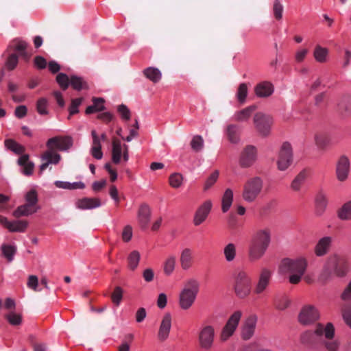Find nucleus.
<instances>
[{
	"label": "nucleus",
	"mask_w": 351,
	"mask_h": 351,
	"mask_svg": "<svg viewBox=\"0 0 351 351\" xmlns=\"http://www.w3.org/2000/svg\"><path fill=\"white\" fill-rule=\"evenodd\" d=\"M335 335V330L332 323L326 325L318 323L313 330H307L300 335V342L305 346H315L320 343L327 351H338L340 342Z\"/></svg>",
	"instance_id": "1"
},
{
	"label": "nucleus",
	"mask_w": 351,
	"mask_h": 351,
	"mask_svg": "<svg viewBox=\"0 0 351 351\" xmlns=\"http://www.w3.org/2000/svg\"><path fill=\"white\" fill-rule=\"evenodd\" d=\"M47 150L41 155L42 164L40 166V173H42L50 164L57 165L61 156L57 151H66L73 145L71 136H55L49 138L46 143Z\"/></svg>",
	"instance_id": "2"
},
{
	"label": "nucleus",
	"mask_w": 351,
	"mask_h": 351,
	"mask_svg": "<svg viewBox=\"0 0 351 351\" xmlns=\"http://www.w3.org/2000/svg\"><path fill=\"white\" fill-rule=\"evenodd\" d=\"M271 241V232L269 228L256 230L252 235L248 245V257L251 261L261 259L267 252Z\"/></svg>",
	"instance_id": "3"
},
{
	"label": "nucleus",
	"mask_w": 351,
	"mask_h": 351,
	"mask_svg": "<svg viewBox=\"0 0 351 351\" xmlns=\"http://www.w3.org/2000/svg\"><path fill=\"white\" fill-rule=\"evenodd\" d=\"M307 267V261L304 258L295 259L284 258L280 265V271L283 274H289V282L298 285L302 280Z\"/></svg>",
	"instance_id": "4"
},
{
	"label": "nucleus",
	"mask_w": 351,
	"mask_h": 351,
	"mask_svg": "<svg viewBox=\"0 0 351 351\" xmlns=\"http://www.w3.org/2000/svg\"><path fill=\"white\" fill-rule=\"evenodd\" d=\"M199 284L195 278L187 280L179 295V305L183 310H188L194 304L199 292Z\"/></svg>",
	"instance_id": "5"
},
{
	"label": "nucleus",
	"mask_w": 351,
	"mask_h": 351,
	"mask_svg": "<svg viewBox=\"0 0 351 351\" xmlns=\"http://www.w3.org/2000/svg\"><path fill=\"white\" fill-rule=\"evenodd\" d=\"M263 188V180L258 176L248 178L243 186L241 196L247 203L254 202L261 195Z\"/></svg>",
	"instance_id": "6"
},
{
	"label": "nucleus",
	"mask_w": 351,
	"mask_h": 351,
	"mask_svg": "<svg viewBox=\"0 0 351 351\" xmlns=\"http://www.w3.org/2000/svg\"><path fill=\"white\" fill-rule=\"evenodd\" d=\"M252 278L245 270H239L234 277V290L239 298H245L251 292Z\"/></svg>",
	"instance_id": "7"
},
{
	"label": "nucleus",
	"mask_w": 351,
	"mask_h": 351,
	"mask_svg": "<svg viewBox=\"0 0 351 351\" xmlns=\"http://www.w3.org/2000/svg\"><path fill=\"white\" fill-rule=\"evenodd\" d=\"M293 162V152L291 145L289 142H284L279 149L276 165L278 170H287Z\"/></svg>",
	"instance_id": "8"
},
{
	"label": "nucleus",
	"mask_w": 351,
	"mask_h": 351,
	"mask_svg": "<svg viewBox=\"0 0 351 351\" xmlns=\"http://www.w3.org/2000/svg\"><path fill=\"white\" fill-rule=\"evenodd\" d=\"M326 263L338 277L345 276L348 271L346 258L339 254H334L328 256Z\"/></svg>",
	"instance_id": "9"
},
{
	"label": "nucleus",
	"mask_w": 351,
	"mask_h": 351,
	"mask_svg": "<svg viewBox=\"0 0 351 351\" xmlns=\"http://www.w3.org/2000/svg\"><path fill=\"white\" fill-rule=\"evenodd\" d=\"M254 127L260 135L267 136L274 123L273 117L261 112H256L253 118Z\"/></svg>",
	"instance_id": "10"
},
{
	"label": "nucleus",
	"mask_w": 351,
	"mask_h": 351,
	"mask_svg": "<svg viewBox=\"0 0 351 351\" xmlns=\"http://www.w3.org/2000/svg\"><path fill=\"white\" fill-rule=\"evenodd\" d=\"M319 318L317 309L312 305L304 306L298 315V322L302 326H308L315 323Z\"/></svg>",
	"instance_id": "11"
},
{
	"label": "nucleus",
	"mask_w": 351,
	"mask_h": 351,
	"mask_svg": "<svg viewBox=\"0 0 351 351\" xmlns=\"http://www.w3.org/2000/svg\"><path fill=\"white\" fill-rule=\"evenodd\" d=\"M241 316L242 312L241 311H237L229 317L221 333V339L222 341H226L233 335L238 326Z\"/></svg>",
	"instance_id": "12"
},
{
	"label": "nucleus",
	"mask_w": 351,
	"mask_h": 351,
	"mask_svg": "<svg viewBox=\"0 0 351 351\" xmlns=\"http://www.w3.org/2000/svg\"><path fill=\"white\" fill-rule=\"evenodd\" d=\"M257 159V149L249 145L245 146L241 152L239 165L243 168H248L254 165Z\"/></svg>",
	"instance_id": "13"
},
{
	"label": "nucleus",
	"mask_w": 351,
	"mask_h": 351,
	"mask_svg": "<svg viewBox=\"0 0 351 351\" xmlns=\"http://www.w3.org/2000/svg\"><path fill=\"white\" fill-rule=\"evenodd\" d=\"M215 337V330L211 326L202 327L199 333V343L202 348L210 350L213 346Z\"/></svg>",
	"instance_id": "14"
},
{
	"label": "nucleus",
	"mask_w": 351,
	"mask_h": 351,
	"mask_svg": "<svg viewBox=\"0 0 351 351\" xmlns=\"http://www.w3.org/2000/svg\"><path fill=\"white\" fill-rule=\"evenodd\" d=\"M258 317L255 314H251L244 320L241 327V337L244 340H249L254 335Z\"/></svg>",
	"instance_id": "15"
},
{
	"label": "nucleus",
	"mask_w": 351,
	"mask_h": 351,
	"mask_svg": "<svg viewBox=\"0 0 351 351\" xmlns=\"http://www.w3.org/2000/svg\"><path fill=\"white\" fill-rule=\"evenodd\" d=\"M271 278V272L267 268H263L258 276V282L254 287V293L261 294L268 287Z\"/></svg>",
	"instance_id": "16"
},
{
	"label": "nucleus",
	"mask_w": 351,
	"mask_h": 351,
	"mask_svg": "<svg viewBox=\"0 0 351 351\" xmlns=\"http://www.w3.org/2000/svg\"><path fill=\"white\" fill-rule=\"evenodd\" d=\"M350 171V160L348 158L343 155L341 156L337 163L336 173L337 179L341 181H345Z\"/></svg>",
	"instance_id": "17"
},
{
	"label": "nucleus",
	"mask_w": 351,
	"mask_h": 351,
	"mask_svg": "<svg viewBox=\"0 0 351 351\" xmlns=\"http://www.w3.org/2000/svg\"><path fill=\"white\" fill-rule=\"evenodd\" d=\"M333 238L330 236L319 239L314 247V252L317 256L321 257L327 254L332 246Z\"/></svg>",
	"instance_id": "18"
},
{
	"label": "nucleus",
	"mask_w": 351,
	"mask_h": 351,
	"mask_svg": "<svg viewBox=\"0 0 351 351\" xmlns=\"http://www.w3.org/2000/svg\"><path fill=\"white\" fill-rule=\"evenodd\" d=\"M171 328V315L167 313L164 315L158 330V338L160 341H164L168 338Z\"/></svg>",
	"instance_id": "19"
},
{
	"label": "nucleus",
	"mask_w": 351,
	"mask_h": 351,
	"mask_svg": "<svg viewBox=\"0 0 351 351\" xmlns=\"http://www.w3.org/2000/svg\"><path fill=\"white\" fill-rule=\"evenodd\" d=\"M212 208V203L210 201H206L204 202L195 213L193 222L195 226L200 225L205 221L208 217Z\"/></svg>",
	"instance_id": "20"
},
{
	"label": "nucleus",
	"mask_w": 351,
	"mask_h": 351,
	"mask_svg": "<svg viewBox=\"0 0 351 351\" xmlns=\"http://www.w3.org/2000/svg\"><path fill=\"white\" fill-rule=\"evenodd\" d=\"M274 91V85L268 81L261 82L254 87V93L258 97H268L273 94Z\"/></svg>",
	"instance_id": "21"
},
{
	"label": "nucleus",
	"mask_w": 351,
	"mask_h": 351,
	"mask_svg": "<svg viewBox=\"0 0 351 351\" xmlns=\"http://www.w3.org/2000/svg\"><path fill=\"white\" fill-rule=\"evenodd\" d=\"M309 175L310 170L308 169H303L300 171L291 183L290 187L291 190L295 192L300 191Z\"/></svg>",
	"instance_id": "22"
},
{
	"label": "nucleus",
	"mask_w": 351,
	"mask_h": 351,
	"mask_svg": "<svg viewBox=\"0 0 351 351\" xmlns=\"http://www.w3.org/2000/svg\"><path fill=\"white\" fill-rule=\"evenodd\" d=\"M256 108L257 106L256 105H251L241 110L235 112L233 116L234 121L239 123L247 121Z\"/></svg>",
	"instance_id": "23"
},
{
	"label": "nucleus",
	"mask_w": 351,
	"mask_h": 351,
	"mask_svg": "<svg viewBox=\"0 0 351 351\" xmlns=\"http://www.w3.org/2000/svg\"><path fill=\"white\" fill-rule=\"evenodd\" d=\"M194 262L193 253L190 248H184L180 256V263L183 270L189 269Z\"/></svg>",
	"instance_id": "24"
},
{
	"label": "nucleus",
	"mask_w": 351,
	"mask_h": 351,
	"mask_svg": "<svg viewBox=\"0 0 351 351\" xmlns=\"http://www.w3.org/2000/svg\"><path fill=\"white\" fill-rule=\"evenodd\" d=\"M101 206V201L96 197H84L80 199L76 202V206L79 209L87 210L98 208Z\"/></svg>",
	"instance_id": "25"
},
{
	"label": "nucleus",
	"mask_w": 351,
	"mask_h": 351,
	"mask_svg": "<svg viewBox=\"0 0 351 351\" xmlns=\"http://www.w3.org/2000/svg\"><path fill=\"white\" fill-rule=\"evenodd\" d=\"M151 211L147 204L141 206L138 210V221L142 228H146L150 220Z\"/></svg>",
	"instance_id": "26"
},
{
	"label": "nucleus",
	"mask_w": 351,
	"mask_h": 351,
	"mask_svg": "<svg viewBox=\"0 0 351 351\" xmlns=\"http://www.w3.org/2000/svg\"><path fill=\"white\" fill-rule=\"evenodd\" d=\"M17 163L19 165L23 167V173L25 176H30L32 174L34 164L33 162L29 160V155H21L18 159Z\"/></svg>",
	"instance_id": "27"
},
{
	"label": "nucleus",
	"mask_w": 351,
	"mask_h": 351,
	"mask_svg": "<svg viewBox=\"0 0 351 351\" xmlns=\"http://www.w3.org/2000/svg\"><path fill=\"white\" fill-rule=\"evenodd\" d=\"M226 134L228 141L233 144H237L240 141V128L236 124H230L227 126Z\"/></svg>",
	"instance_id": "28"
},
{
	"label": "nucleus",
	"mask_w": 351,
	"mask_h": 351,
	"mask_svg": "<svg viewBox=\"0 0 351 351\" xmlns=\"http://www.w3.org/2000/svg\"><path fill=\"white\" fill-rule=\"evenodd\" d=\"M40 208H34L32 205L25 203L23 205L19 206L14 211V216L16 218L21 217L22 216H28L36 213Z\"/></svg>",
	"instance_id": "29"
},
{
	"label": "nucleus",
	"mask_w": 351,
	"mask_h": 351,
	"mask_svg": "<svg viewBox=\"0 0 351 351\" xmlns=\"http://www.w3.org/2000/svg\"><path fill=\"white\" fill-rule=\"evenodd\" d=\"M123 147L121 141L114 138L112 140V160L114 164H119L121 161Z\"/></svg>",
	"instance_id": "30"
},
{
	"label": "nucleus",
	"mask_w": 351,
	"mask_h": 351,
	"mask_svg": "<svg viewBox=\"0 0 351 351\" xmlns=\"http://www.w3.org/2000/svg\"><path fill=\"white\" fill-rule=\"evenodd\" d=\"M70 85L77 91L88 89V85L86 81L82 77L73 75L70 77Z\"/></svg>",
	"instance_id": "31"
},
{
	"label": "nucleus",
	"mask_w": 351,
	"mask_h": 351,
	"mask_svg": "<svg viewBox=\"0 0 351 351\" xmlns=\"http://www.w3.org/2000/svg\"><path fill=\"white\" fill-rule=\"evenodd\" d=\"M27 43L19 39L13 40L9 45L8 49H14L15 51L19 52L20 55L25 59L28 58L27 53L25 51Z\"/></svg>",
	"instance_id": "32"
},
{
	"label": "nucleus",
	"mask_w": 351,
	"mask_h": 351,
	"mask_svg": "<svg viewBox=\"0 0 351 351\" xmlns=\"http://www.w3.org/2000/svg\"><path fill=\"white\" fill-rule=\"evenodd\" d=\"M144 75L153 83H158L162 78L160 70L155 67H148L143 71Z\"/></svg>",
	"instance_id": "33"
},
{
	"label": "nucleus",
	"mask_w": 351,
	"mask_h": 351,
	"mask_svg": "<svg viewBox=\"0 0 351 351\" xmlns=\"http://www.w3.org/2000/svg\"><path fill=\"white\" fill-rule=\"evenodd\" d=\"M233 201V191L230 189H227L223 196L221 199V210L223 213H226L232 204Z\"/></svg>",
	"instance_id": "34"
},
{
	"label": "nucleus",
	"mask_w": 351,
	"mask_h": 351,
	"mask_svg": "<svg viewBox=\"0 0 351 351\" xmlns=\"http://www.w3.org/2000/svg\"><path fill=\"white\" fill-rule=\"evenodd\" d=\"M5 146L16 154H22L25 152V147L12 139H6Z\"/></svg>",
	"instance_id": "35"
},
{
	"label": "nucleus",
	"mask_w": 351,
	"mask_h": 351,
	"mask_svg": "<svg viewBox=\"0 0 351 351\" xmlns=\"http://www.w3.org/2000/svg\"><path fill=\"white\" fill-rule=\"evenodd\" d=\"M140 258V253L136 250L132 251L128 257V268L132 271L135 270L138 265Z\"/></svg>",
	"instance_id": "36"
},
{
	"label": "nucleus",
	"mask_w": 351,
	"mask_h": 351,
	"mask_svg": "<svg viewBox=\"0 0 351 351\" xmlns=\"http://www.w3.org/2000/svg\"><path fill=\"white\" fill-rule=\"evenodd\" d=\"M333 271L332 269L325 263L322 271L318 277V282L322 285H326L328 281L332 279Z\"/></svg>",
	"instance_id": "37"
},
{
	"label": "nucleus",
	"mask_w": 351,
	"mask_h": 351,
	"mask_svg": "<svg viewBox=\"0 0 351 351\" xmlns=\"http://www.w3.org/2000/svg\"><path fill=\"white\" fill-rule=\"evenodd\" d=\"M327 202L326 195L322 192L318 193L315 198L317 212L318 214L321 215L323 213L327 206Z\"/></svg>",
	"instance_id": "38"
},
{
	"label": "nucleus",
	"mask_w": 351,
	"mask_h": 351,
	"mask_svg": "<svg viewBox=\"0 0 351 351\" xmlns=\"http://www.w3.org/2000/svg\"><path fill=\"white\" fill-rule=\"evenodd\" d=\"M27 227V221L20 220L9 222L7 228L11 232H24Z\"/></svg>",
	"instance_id": "39"
},
{
	"label": "nucleus",
	"mask_w": 351,
	"mask_h": 351,
	"mask_svg": "<svg viewBox=\"0 0 351 351\" xmlns=\"http://www.w3.org/2000/svg\"><path fill=\"white\" fill-rule=\"evenodd\" d=\"M1 250L3 256L8 262H11L16 252V247L13 245L3 244L1 247Z\"/></svg>",
	"instance_id": "40"
},
{
	"label": "nucleus",
	"mask_w": 351,
	"mask_h": 351,
	"mask_svg": "<svg viewBox=\"0 0 351 351\" xmlns=\"http://www.w3.org/2000/svg\"><path fill=\"white\" fill-rule=\"evenodd\" d=\"M223 254L226 261L232 262L236 257V246L234 243L227 244L223 249Z\"/></svg>",
	"instance_id": "41"
},
{
	"label": "nucleus",
	"mask_w": 351,
	"mask_h": 351,
	"mask_svg": "<svg viewBox=\"0 0 351 351\" xmlns=\"http://www.w3.org/2000/svg\"><path fill=\"white\" fill-rule=\"evenodd\" d=\"M328 55V49L319 45L316 46L315 48L313 56L315 59L319 62H324L326 61Z\"/></svg>",
	"instance_id": "42"
},
{
	"label": "nucleus",
	"mask_w": 351,
	"mask_h": 351,
	"mask_svg": "<svg viewBox=\"0 0 351 351\" xmlns=\"http://www.w3.org/2000/svg\"><path fill=\"white\" fill-rule=\"evenodd\" d=\"M219 171L218 170L214 171L205 180L204 184L203 190L204 191H208L214 186L219 178Z\"/></svg>",
	"instance_id": "43"
},
{
	"label": "nucleus",
	"mask_w": 351,
	"mask_h": 351,
	"mask_svg": "<svg viewBox=\"0 0 351 351\" xmlns=\"http://www.w3.org/2000/svg\"><path fill=\"white\" fill-rule=\"evenodd\" d=\"M176 257L174 256H169L164 263V273L167 276H170L174 271L176 266Z\"/></svg>",
	"instance_id": "44"
},
{
	"label": "nucleus",
	"mask_w": 351,
	"mask_h": 351,
	"mask_svg": "<svg viewBox=\"0 0 351 351\" xmlns=\"http://www.w3.org/2000/svg\"><path fill=\"white\" fill-rule=\"evenodd\" d=\"M338 216L341 219H351V201L346 203L338 212Z\"/></svg>",
	"instance_id": "45"
},
{
	"label": "nucleus",
	"mask_w": 351,
	"mask_h": 351,
	"mask_svg": "<svg viewBox=\"0 0 351 351\" xmlns=\"http://www.w3.org/2000/svg\"><path fill=\"white\" fill-rule=\"evenodd\" d=\"M56 80L62 90H66L70 85V77L63 73H60L57 75Z\"/></svg>",
	"instance_id": "46"
},
{
	"label": "nucleus",
	"mask_w": 351,
	"mask_h": 351,
	"mask_svg": "<svg viewBox=\"0 0 351 351\" xmlns=\"http://www.w3.org/2000/svg\"><path fill=\"white\" fill-rule=\"evenodd\" d=\"M25 199L26 203L32 205L34 208H40L38 206V194L36 190L32 189L29 191H28L25 196Z\"/></svg>",
	"instance_id": "47"
},
{
	"label": "nucleus",
	"mask_w": 351,
	"mask_h": 351,
	"mask_svg": "<svg viewBox=\"0 0 351 351\" xmlns=\"http://www.w3.org/2000/svg\"><path fill=\"white\" fill-rule=\"evenodd\" d=\"M291 300L287 296H282L275 299L274 306L280 311H283L289 307Z\"/></svg>",
	"instance_id": "48"
},
{
	"label": "nucleus",
	"mask_w": 351,
	"mask_h": 351,
	"mask_svg": "<svg viewBox=\"0 0 351 351\" xmlns=\"http://www.w3.org/2000/svg\"><path fill=\"white\" fill-rule=\"evenodd\" d=\"M191 146L193 151L198 152L204 147V139L200 135H195L191 141Z\"/></svg>",
	"instance_id": "49"
},
{
	"label": "nucleus",
	"mask_w": 351,
	"mask_h": 351,
	"mask_svg": "<svg viewBox=\"0 0 351 351\" xmlns=\"http://www.w3.org/2000/svg\"><path fill=\"white\" fill-rule=\"evenodd\" d=\"M344 322L351 328V304H345L341 309Z\"/></svg>",
	"instance_id": "50"
},
{
	"label": "nucleus",
	"mask_w": 351,
	"mask_h": 351,
	"mask_svg": "<svg viewBox=\"0 0 351 351\" xmlns=\"http://www.w3.org/2000/svg\"><path fill=\"white\" fill-rule=\"evenodd\" d=\"M5 318L13 326H19L22 322L21 316L13 311H10L9 313L5 315Z\"/></svg>",
	"instance_id": "51"
},
{
	"label": "nucleus",
	"mask_w": 351,
	"mask_h": 351,
	"mask_svg": "<svg viewBox=\"0 0 351 351\" xmlns=\"http://www.w3.org/2000/svg\"><path fill=\"white\" fill-rule=\"evenodd\" d=\"M183 177L180 173H174L169 176V184L173 188H178L182 185Z\"/></svg>",
	"instance_id": "52"
},
{
	"label": "nucleus",
	"mask_w": 351,
	"mask_h": 351,
	"mask_svg": "<svg viewBox=\"0 0 351 351\" xmlns=\"http://www.w3.org/2000/svg\"><path fill=\"white\" fill-rule=\"evenodd\" d=\"M84 100L83 97L76 98L71 100V106L69 108V115L68 119H69L71 117L73 114L78 113V107L81 105L82 101Z\"/></svg>",
	"instance_id": "53"
},
{
	"label": "nucleus",
	"mask_w": 351,
	"mask_h": 351,
	"mask_svg": "<svg viewBox=\"0 0 351 351\" xmlns=\"http://www.w3.org/2000/svg\"><path fill=\"white\" fill-rule=\"evenodd\" d=\"M247 95V86L245 83H242L239 85L237 93L238 100L240 103L243 104L245 101Z\"/></svg>",
	"instance_id": "54"
},
{
	"label": "nucleus",
	"mask_w": 351,
	"mask_h": 351,
	"mask_svg": "<svg viewBox=\"0 0 351 351\" xmlns=\"http://www.w3.org/2000/svg\"><path fill=\"white\" fill-rule=\"evenodd\" d=\"M272 10L276 19L280 20L282 17L283 5L279 0H274Z\"/></svg>",
	"instance_id": "55"
},
{
	"label": "nucleus",
	"mask_w": 351,
	"mask_h": 351,
	"mask_svg": "<svg viewBox=\"0 0 351 351\" xmlns=\"http://www.w3.org/2000/svg\"><path fill=\"white\" fill-rule=\"evenodd\" d=\"M123 298V290L120 287H116L111 295V299L116 305H119Z\"/></svg>",
	"instance_id": "56"
},
{
	"label": "nucleus",
	"mask_w": 351,
	"mask_h": 351,
	"mask_svg": "<svg viewBox=\"0 0 351 351\" xmlns=\"http://www.w3.org/2000/svg\"><path fill=\"white\" fill-rule=\"evenodd\" d=\"M316 145L320 149H324L328 144L329 140L327 136L323 134H316L315 136Z\"/></svg>",
	"instance_id": "57"
},
{
	"label": "nucleus",
	"mask_w": 351,
	"mask_h": 351,
	"mask_svg": "<svg viewBox=\"0 0 351 351\" xmlns=\"http://www.w3.org/2000/svg\"><path fill=\"white\" fill-rule=\"evenodd\" d=\"M47 100L45 98H40L38 100L36 104V109L40 114H47L48 111L47 110Z\"/></svg>",
	"instance_id": "58"
},
{
	"label": "nucleus",
	"mask_w": 351,
	"mask_h": 351,
	"mask_svg": "<svg viewBox=\"0 0 351 351\" xmlns=\"http://www.w3.org/2000/svg\"><path fill=\"white\" fill-rule=\"evenodd\" d=\"M18 56L16 53L10 54L6 61V66L10 71L13 70L18 64Z\"/></svg>",
	"instance_id": "59"
},
{
	"label": "nucleus",
	"mask_w": 351,
	"mask_h": 351,
	"mask_svg": "<svg viewBox=\"0 0 351 351\" xmlns=\"http://www.w3.org/2000/svg\"><path fill=\"white\" fill-rule=\"evenodd\" d=\"M117 110L123 119L128 121L130 119V111L125 105H119Z\"/></svg>",
	"instance_id": "60"
},
{
	"label": "nucleus",
	"mask_w": 351,
	"mask_h": 351,
	"mask_svg": "<svg viewBox=\"0 0 351 351\" xmlns=\"http://www.w3.org/2000/svg\"><path fill=\"white\" fill-rule=\"evenodd\" d=\"M132 236V228L130 226H126L122 232V239L125 242L130 241Z\"/></svg>",
	"instance_id": "61"
},
{
	"label": "nucleus",
	"mask_w": 351,
	"mask_h": 351,
	"mask_svg": "<svg viewBox=\"0 0 351 351\" xmlns=\"http://www.w3.org/2000/svg\"><path fill=\"white\" fill-rule=\"evenodd\" d=\"M38 285V279L37 276H34V275L29 276L28 278V281H27V287L29 289H32L34 291H36Z\"/></svg>",
	"instance_id": "62"
},
{
	"label": "nucleus",
	"mask_w": 351,
	"mask_h": 351,
	"mask_svg": "<svg viewBox=\"0 0 351 351\" xmlns=\"http://www.w3.org/2000/svg\"><path fill=\"white\" fill-rule=\"evenodd\" d=\"M27 113V108L25 106L23 105L17 106L14 111V115L19 119L23 118L26 116Z\"/></svg>",
	"instance_id": "63"
},
{
	"label": "nucleus",
	"mask_w": 351,
	"mask_h": 351,
	"mask_svg": "<svg viewBox=\"0 0 351 351\" xmlns=\"http://www.w3.org/2000/svg\"><path fill=\"white\" fill-rule=\"evenodd\" d=\"M341 298L344 301L351 300V281L341 293Z\"/></svg>",
	"instance_id": "64"
}]
</instances>
